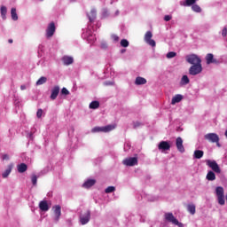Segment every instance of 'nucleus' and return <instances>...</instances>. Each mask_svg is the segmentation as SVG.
<instances>
[{"label":"nucleus","mask_w":227,"mask_h":227,"mask_svg":"<svg viewBox=\"0 0 227 227\" xmlns=\"http://www.w3.org/2000/svg\"><path fill=\"white\" fill-rule=\"evenodd\" d=\"M114 129H116V125L114 124H109V125H106V126H104V127H94L92 129H91V132L92 134H95L97 132H105V133H107V132H111V130H114Z\"/></svg>","instance_id":"obj_1"},{"label":"nucleus","mask_w":227,"mask_h":227,"mask_svg":"<svg viewBox=\"0 0 227 227\" xmlns=\"http://www.w3.org/2000/svg\"><path fill=\"white\" fill-rule=\"evenodd\" d=\"M215 195L220 205L223 206L226 203V200H224V188L222 186H217L215 188Z\"/></svg>","instance_id":"obj_2"},{"label":"nucleus","mask_w":227,"mask_h":227,"mask_svg":"<svg viewBox=\"0 0 227 227\" xmlns=\"http://www.w3.org/2000/svg\"><path fill=\"white\" fill-rule=\"evenodd\" d=\"M204 139L209 143H215L218 147H221L219 144V135L215 133H207L204 136Z\"/></svg>","instance_id":"obj_3"},{"label":"nucleus","mask_w":227,"mask_h":227,"mask_svg":"<svg viewBox=\"0 0 227 227\" xmlns=\"http://www.w3.org/2000/svg\"><path fill=\"white\" fill-rule=\"evenodd\" d=\"M165 219L166 221H168V223H172V224H175L176 226L184 227V223L178 222L175 215H173V213H166Z\"/></svg>","instance_id":"obj_4"},{"label":"nucleus","mask_w":227,"mask_h":227,"mask_svg":"<svg viewBox=\"0 0 227 227\" xmlns=\"http://www.w3.org/2000/svg\"><path fill=\"white\" fill-rule=\"evenodd\" d=\"M186 61L187 63H190V65H200L201 64V59L198 57L196 54H191L186 56Z\"/></svg>","instance_id":"obj_5"},{"label":"nucleus","mask_w":227,"mask_h":227,"mask_svg":"<svg viewBox=\"0 0 227 227\" xmlns=\"http://www.w3.org/2000/svg\"><path fill=\"white\" fill-rule=\"evenodd\" d=\"M201 72H203L201 64H195L189 68L190 75H198V74H201Z\"/></svg>","instance_id":"obj_6"},{"label":"nucleus","mask_w":227,"mask_h":227,"mask_svg":"<svg viewBox=\"0 0 227 227\" xmlns=\"http://www.w3.org/2000/svg\"><path fill=\"white\" fill-rule=\"evenodd\" d=\"M207 166L212 169L215 173H221V168L219 167V164H217V161L212 160H206Z\"/></svg>","instance_id":"obj_7"},{"label":"nucleus","mask_w":227,"mask_h":227,"mask_svg":"<svg viewBox=\"0 0 227 227\" xmlns=\"http://www.w3.org/2000/svg\"><path fill=\"white\" fill-rule=\"evenodd\" d=\"M54 33H56V24H54V21H51L46 29V38H52Z\"/></svg>","instance_id":"obj_8"},{"label":"nucleus","mask_w":227,"mask_h":227,"mask_svg":"<svg viewBox=\"0 0 227 227\" xmlns=\"http://www.w3.org/2000/svg\"><path fill=\"white\" fill-rule=\"evenodd\" d=\"M153 36V34H152V31H147L145 35V42L148 43V45H151V47H155L156 43L155 40L152 39Z\"/></svg>","instance_id":"obj_9"},{"label":"nucleus","mask_w":227,"mask_h":227,"mask_svg":"<svg viewBox=\"0 0 227 227\" xmlns=\"http://www.w3.org/2000/svg\"><path fill=\"white\" fill-rule=\"evenodd\" d=\"M206 63H207V65H212V63L214 65H219V60H217L216 59L214 58V54L207 53L206 55Z\"/></svg>","instance_id":"obj_10"},{"label":"nucleus","mask_w":227,"mask_h":227,"mask_svg":"<svg viewBox=\"0 0 227 227\" xmlns=\"http://www.w3.org/2000/svg\"><path fill=\"white\" fill-rule=\"evenodd\" d=\"M90 219H91V213L90 211H86L83 215L80 216L81 224H88L90 223Z\"/></svg>","instance_id":"obj_11"},{"label":"nucleus","mask_w":227,"mask_h":227,"mask_svg":"<svg viewBox=\"0 0 227 227\" xmlns=\"http://www.w3.org/2000/svg\"><path fill=\"white\" fill-rule=\"evenodd\" d=\"M176 146L180 153H184L185 152V147H184V140L182 139V137H178L176 138Z\"/></svg>","instance_id":"obj_12"},{"label":"nucleus","mask_w":227,"mask_h":227,"mask_svg":"<svg viewBox=\"0 0 227 227\" xmlns=\"http://www.w3.org/2000/svg\"><path fill=\"white\" fill-rule=\"evenodd\" d=\"M124 166H136L137 164V158L132 157L123 160Z\"/></svg>","instance_id":"obj_13"},{"label":"nucleus","mask_w":227,"mask_h":227,"mask_svg":"<svg viewBox=\"0 0 227 227\" xmlns=\"http://www.w3.org/2000/svg\"><path fill=\"white\" fill-rule=\"evenodd\" d=\"M158 149L166 152L171 149V145H169L168 141H161L158 145Z\"/></svg>","instance_id":"obj_14"},{"label":"nucleus","mask_w":227,"mask_h":227,"mask_svg":"<svg viewBox=\"0 0 227 227\" xmlns=\"http://www.w3.org/2000/svg\"><path fill=\"white\" fill-rule=\"evenodd\" d=\"M58 95H59V86L56 85L51 89L50 98L51 100H56V98H58Z\"/></svg>","instance_id":"obj_15"},{"label":"nucleus","mask_w":227,"mask_h":227,"mask_svg":"<svg viewBox=\"0 0 227 227\" xmlns=\"http://www.w3.org/2000/svg\"><path fill=\"white\" fill-rule=\"evenodd\" d=\"M53 212L55 215V221H59V217H61V206L57 205L53 207Z\"/></svg>","instance_id":"obj_16"},{"label":"nucleus","mask_w":227,"mask_h":227,"mask_svg":"<svg viewBox=\"0 0 227 227\" xmlns=\"http://www.w3.org/2000/svg\"><path fill=\"white\" fill-rule=\"evenodd\" d=\"M39 208L42 212H47L49 210V204L47 203V200H42L39 203Z\"/></svg>","instance_id":"obj_17"},{"label":"nucleus","mask_w":227,"mask_h":227,"mask_svg":"<svg viewBox=\"0 0 227 227\" xmlns=\"http://www.w3.org/2000/svg\"><path fill=\"white\" fill-rule=\"evenodd\" d=\"M95 184H97V181L95 179H89L82 184V187H84L85 189H90V187H93Z\"/></svg>","instance_id":"obj_18"},{"label":"nucleus","mask_w":227,"mask_h":227,"mask_svg":"<svg viewBox=\"0 0 227 227\" xmlns=\"http://www.w3.org/2000/svg\"><path fill=\"white\" fill-rule=\"evenodd\" d=\"M183 98H184V96L180 94L174 96L171 100L172 106H175V104H178L179 102H182Z\"/></svg>","instance_id":"obj_19"},{"label":"nucleus","mask_w":227,"mask_h":227,"mask_svg":"<svg viewBox=\"0 0 227 227\" xmlns=\"http://www.w3.org/2000/svg\"><path fill=\"white\" fill-rule=\"evenodd\" d=\"M12 169H13V164L8 165L7 169L2 174L3 178H8Z\"/></svg>","instance_id":"obj_20"},{"label":"nucleus","mask_w":227,"mask_h":227,"mask_svg":"<svg viewBox=\"0 0 227 227\" xmlns=\"http://www.w3.org/2000/svg\"><path fill=\"white\" fill-rule=\"evenodd\" d=\"M62 61H63L64 65H67V66L72 65V63H74V58L69 57V56H64L62 58Z\"/></svg>","instance_id":"obj_21"},{"label":"nucleus","mask_w":227,"mask_h":227,"mask_svg":"<svg viewBox=\"0 0 227 227\" xmlns=\"http://www.w3.org/2000/svg\"><path fill=\"white\" fill-rule=\"evenodd\" d=\"M146 82H147L146 80L141 76H137L135 81V84L137 86H141L143 84H146Z\"/></svg>","instance_id":"obj_22"},{"label":"nucleus","mask_w":227,"mask_h":227,"mask_svg":"<svg viewBox=\"0 0 227 227\" xmlns=\"http://www.w3.org/2000/svg\"><path fill=\"white\" fill-rule=\"evenodd\" d=\"M17 168L19 173H26V171H27V165H26V163H20Z\"/></svg>","instance_id":"obj_23"},{"label":"nucleus","mask_w":227,"mask_h":227,"mask_svg":"<svg viewBox=\"0 0 227 227\" xmlns=\"http://www.w3.org/2000/svg\"><path fill=\"white\" fill-rule=\"evenodd\" d=\"M187 211L192 215H194L196 214V206L194 204H188L187 205Z\"/></svg>","instance_id":"obj_24"},{"label":"nucleus","mask_w":227,"mask_h":227,"mask_svg":"<svg viewBox=\"0 0 227 227\" xmlns=\"http://www.w3.org/2000/svg\"><path fill=\"white\" fill-rule=\"evenodd\" d=\"M205 155V153L202 150H195L193 153L194 159H201Z\"/></svg>","instance_id":"obj_25"},{"label":"nucleus","mask_w":227,"mask_h":227,"mask_svg":"<svg viewBox=\"0 0 227 227\" xmlns=\"http://www.w3.org/2000/svg\"><path fill=\"white\" fill-rule=\"evenodd\" d=\"M206 178L209 182H214V180H215V173H214L213 171H208Z\"/></svg>","instance_id":"obj_26"},{"label":"nucleus","mask_w":227,"mask_h":227,"mask_svg":"<svg viewBox=\"0 0 227 227\" xmlns=\"http://www.w3.org/2000/svg\"><path fill=\"white\" fill-rule=\"evenodd\" d=\"M97 17V12L95 10H91L90 14H88V18L90 22H93Z\"/></svg>","instance_id":"obj_27"},{"label":"nucleus","mask_w":227,"mask_h":227,"mask_svg":"<svg viewBox=\"0 0 227 227\" xmlns=\"http://www.w3.org/2000/svg\"><path fill=\"white\" fill-rule=\"evenodd\" d=\"M90 109H98L100 107V102L98 101H92L90 106Z\"/></svg>","instance_id":"obj_28"},{"label":"nucleus","mask_w":227,"mask_h":227,"mask_svg":"<svg viewBox=\"0 0 227 227\" xmlns=\"http://www.w3.org/2000/svg\"><path fill=\"white\" fill-rule=\"evenodd\" d=\"M11 15H12V20H19V16L17 15V9L12 8Z\"/></svg>","instance_id":"obj_29"},{"label":"nucleus","mask_w":227,"mask_h":227,"mask_svg":"<svg viewBox=\"0 0 227 227\" xmlns=\"http://www.w3.org/2000/svg\"><path fill=\"white\" fill-rule=\"evenodd\" d=\"M45 82H47V77L42 76V77L36 82V85H37V86H42V84H45Z\"/></svg>","instance_id":"obj_30"},{"label":"nucleus","mask_w":227,"mask_h":227,"mask_svg":"<svg viewBox=\"0 0 227 227\" xmlns=\"http://www.w3.org/2000/svg\"><path fill=\"white\" fill-rule=\"evenodd\" d=\"M196 1H199V0H185V2L183 4V5L192 6V5L196 4Z\"/></svg>","instance_id":"obj_31"},{"label":"nucleus","mask_w":227,"mask_h":227,"mask_svg":"<svg viewBox=\"0 0 227 227\" xmlns=\"http://www.w3.org/2000/svg\"><path fill=\"white\" fill-rule=\"evenodd\" d=\"M192 12H195L196 13H201V7L198 4H194L192 6Z\"/></svg>","instance_id":"obj_32"},{"label":"nucleus","mask_w":227,"mask_h":227,"mask_svg":"<svg viewBox=\"0 0 227 227\" xmlns=\"http://www.w3.org/2000/svg\"><path fill=\"white\" fill-rule=\"evenodd\" d=\"M0 12H1L2 18L4 20L6 19V13H7L6 6H2L1 9H0Z\"/></svg>","instance_id":"obj_33"},{"label":"nucleus","mask_w":227,"mask_h":227,"mask_svg":"<svg viewBox=\"0 0 227 227\" xmlns=\"http://www.w3.org/2000/svg\"><path fill=\"white\" fill-rule=\"evenodd\" d=\"M189 82H190L189 77L187 75H183L181 79V84L185 85V84H189Z\"/></svg>","instance_id":"obj_34"},{"label":"nucleus","mask_w":227,"mask_h":227,"mask_svg":"<svg viewBox=\"0 0 227 227\" xmlns=\"http://www.w3.org/2000/svg\"><path fill=\"white\" fill-rule=\"evenodd\" d=\"M114 191H116V188H114V186H108L105 192L106 194H110V192H114Z\"/></svg>","instance_id":"obj_35"},{"label":"nucleus","mask_w":227,"mask_h":227,"mask_svg":"<svg viewBox=\"0 0 227 227\" xmlns=\"http://www.w3.org/2000/svg\"><path fill=\"white\" fill-rule=\"evenodd\" d=\"M176 56V52L175 51H169L168 53H167L168 59H171V58H175Z\"/></svg>","instance_id":"obj_36"},{"label":"nucleus","mask_w":227,"mask_h":227,"mask_svg":"<svg viewBox=\"0 0 227 227\" xmlns=\"http://www.w3.org/2000/svg\"><path fill=\"white\" fill-rule=\"evenodd\" d=\"M31 181H32L33 185H36V183L38 182V177L36 176V175L32 176Z\"/></svg>","instance_id":"obj_37"},{"label":"nucleus","mask_w":227,"mask_h":227,"mask_svg":"<svg viewBox=\"0 0 227 227\" xmlns=\"http://www.w3.org/2000/svg\"><path fill=\"white\" fill-rule=\"evenodd\" d=\"M121 47H128L129 46V42L127 41V39H122L121 41Z\"/></svg>","instance_id":"obj_38"},{"label":"nucleus","mask_w":227,"mask_h":227,"mask_svg":"<svg viewBox=\"0 0 227 227\" xmlns=\"http://www.w3.org/2000/svg\"><path fill=\"white\" fill-rule=\"evenodd\" d=\"M43 114V110H42V108L38 109L36 113L37 118H42Z\"/></svg>","instance_id":"obj_39"},{"label":"nucleus","mask_w":227,"mask_h":227,"mask_svg":"<svg viewBox=\"0 0 227 227\" xmlns=\"http://www.w3.org/2000/svg\"><path fill=\"white\" fill-rule=\"evenodd\" d=\"M61 94L62 95H70V91H68L67 88H62Z\"/></svg>","instance_id":"obj_40"},{"label":"nucleus","mask_w":227,"mask_h":227,"mask_svg":"<svg viewBox=\"0 0 227 227\" xmlns=\"http://www.w3.org/2000/svg\"><path fill=\"white\" fill-rule=\"evenodd\" d=\"M141 125H143V123L139 121H135L133 122V129H137L138 127H141Z\"/></svg>","instance_id":"obj_41"},{"label":"nucleus","mask_w":227,"mask_h":227,"mask_svg":"<svg viewBox=\"0 0 227 227\" xmlns=\"http://www.w3.org/2000/svg\"><path fill=\"white\" fill-rule=\"evenodd\" d=\"M3 160H10V156L8 154H2Z\"/></svg>","instance_id":"obj_42"},{"label":"nucleus","mask_w":227,"mask_h":227,"mask_svg":"<svg viewBox=\"0 0 227 227\" xmlns=\"http://www.w3.org/2000/svg\"><path fill=\"white\" fill-rule=\"evenodd\" d=\"M112 40H114V42H118L120 40V37H118V35H113Z\"/></svg>","instance_id":"obj_43"},{"label":"nucleus","mask_w":227,"mask_h":227,"mask_svg":"<svg viewBox=\"0 0 227 227\" xmlns=\"http://www.w3.org/2000/svg\"><path fill=\"white\" fill-rule=\"evenodd\" d=\"M164 20H165L166 22H169V20H171V16L166 15V16L164 17Z\"/></svg>","instance_id":"obj_44"},{"label":"nucleus","mask_w":227,"mask_h":227,"mask_svg":"<svg viewBox=\"0 0 227 227\" xmlns=\"http://www.w3.org/2000/svg\"><path fill=\"white\" fill-rule=\"evenodd\" d=\"M226 35H227V28L223 27V30H222V35L226 36Z\"/></svg>","instance_id":"obj_45"},{"label":"nucleus","mask_w":227,"mask_h":227,"mask_svg":"<svg viewBox=\"0 0 227 227\" xmlns=\"http://www.w3.org/2000/svg\"><path fill=\"white\" fill-rule=\"evenodd\" d=\"M20 90H26V85H21V86H20Z\"/></svg>","instance_id":"obj_46"},{"label":"nucleus","mask_w":227,"mask_h":227,"mask_svg":"<svg viewBox=\"0 0 227 227\" xmlns=\"http://www.w3.org/2000/svg\"><path fill=\"white\" fill-rule=\"evenodd\" d=\"M8 42L9 43H13V39H9Z\"/></svg>","instance_id":"obj_47"},{"label":"nucleus","mask_w":227,"mask_h":227,"mask_svg":"<svg viewBox=\"0 0 227 227\" xmlns=\"http://www.w3.org/2000/svg\"><path fill=\"white\" fill-rule=\"evenodd\" d=\"M126 50H121V53L123 54V52H125Z\"/></svg>","instance_id":"obj_48"},{"label":"nucleus","mask_w":227,"mask_h":227,"mask_svg":"<svg viewBox=\"0 0 227 227\" xmlns=\"http://www.w3.org/2000/svg\"><path fill=\"white\" fill-rule=\"evenodd\" d=\"M109 84H111V82H106V86L109 85Z\"/></svg>","instance_id":"obj_49"}]
</instances>
